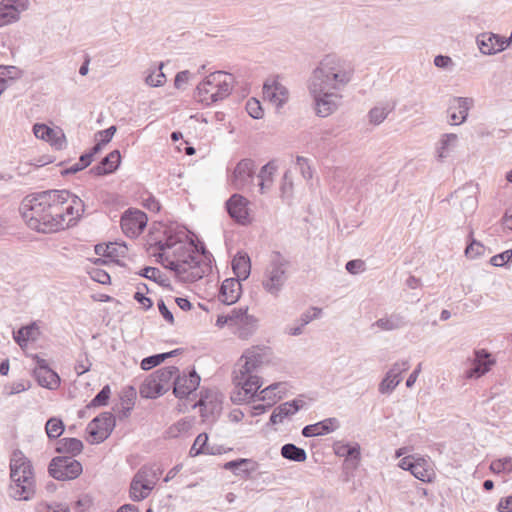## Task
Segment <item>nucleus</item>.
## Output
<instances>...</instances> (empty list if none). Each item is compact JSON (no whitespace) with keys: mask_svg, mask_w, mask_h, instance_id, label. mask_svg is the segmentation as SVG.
<instances>
[{"mask_svg":"<svg viewBox=\"0 0 512 512\" xmlns=\"http://www.w3.org/2000/svg\"><path fill=\"white\" fill-rule=\"evenodd\" d=\"M240 291L241 284L239 279H225L220 288V299L227 305L234 304L240 297Z\"/></svg>","mask_w":512,"mask_h":512,"instance_id":"obj_26","label":"nucleus"},{"mask_svg":"<svg viewBox=\"0 0 512 512\" xmlns=\"http://www.w3.org/2000/svg\"><path fill=\"white\" fill-rule=\"evenodd\" d=\"M90 275L94 281L100 284L110 283V275L105 270L96 268L91 271Z\"/></svg>","mask_w":512,"mask_h":512,"instance_id":"obj_64","label":"nucleus"},{"mask_svg":"<svg viewBox=\"0 0 512 512\" xmlns=\"http://www.w3.org/2000/svg\"><path fill=\"white\" fill-rule=\"evenodd\" d=\"M288 90L277 81L265 82L263 85V96L277 108L282 107L288 100Z\"/></svg>","mask_w":512,"mask_h":512,"instance_id":"obj_22","label":"nucleus"},{"mask_svg":"<svg viewBox=\"0 0 512 512\" xmlns=\"http://www.w3.org/2000/svg\"><path fill=\"white\" fill-rule=\"evenodd\" d=\"M281 386V383H273L263 390L260 391L258 399L261 401H267V403H272V406L276 403L278 399H281L282 396H277V390Z\"/></svg>","mask_w":512,"mask_h":512,"instance_id":"obj_43","label":"nucleus"},{"mask_svg":"<svg viewBox=\"0 0 512 512\" xmlns=\"http://www.w3.org/2000/svg\"><path fill=\"white\" fill-rule=\"evenodd\" d=\"M255 176V163L250 158L240 160L229 177L230 184L236 190L247 187Z\"/></svg>","mask_w":512,"mask_h":512,"instance_id":"obj_13","label":"nucleus"},{"mask_svg":"<svg viewBox=\"0 0 512 512\" xmlns=\"http://www.w3.org/2000/svg\"><path fill=\"white\" fill-rule=\"evenodd\" d=\"M116 130V126L112 125L107 129L98 131L95 134V139H99L102 142V144H108L112 140Z\"/></svg>","mask_w":512,"mask_h":512,"instance_id":"obj_61","label":"nucleus"},{"mask_svg":"<svg viewBox=\"0 0 512 512\" xmlns=\"http://www.w3.org/2000/svg\"><path fill=\"white\" fill-rule=\"evenodd\" d=\"M322 313V309L318 307H312L310 310L304 312L297 324L286 327L285 331L291 336H298L303 333V328L309 324L312 320L317 319Z\"/></svg>","mask_w":512,"mask_h":512,"instance_id":"obj_30","label":"nucleus"},{"mask_svg":"<svg viewBox=\"0 0 512 512\" xmlns=\"http://www.w3.org/2000/svg\"><path fill=\"white\" fill-rule=\"evenodd\" d=\"M235 318H237V315L234 308L227 315H219L216 320V326L222 328L225 325H229L233 328Z\"/></svg>","mask_w":512,"mask_h":512,"instance_id":"obj_62","label":"nucleus"},{"mask_svg":"<svg viewBox=\"0 0 512 512\" xmlns=\"http://www.w3.org/2000/svg\"><path fill=\"white\" fill-rule=\"evenodd\" d=\"M163 361H165V360H164V356L162 355V353L154 354V355L145 357L141 361L140 366L143 370L148 371V370H151L152 368L160 365Z\"/></svg>","mask_w":512,"mask_h":512,"instance_id":"obj_54","label":"nucleus"},{"mask_svg":"<svg viewBox=\"0 0 512 512\" xmlns=\"http://www.w3.org/2000/svg\"><path fill=\"white\" fill-rule=\"evenodd\" d=\"M65 430L62 419L51 417L45 424V431L50 440L59 438Z\"/></svg>","mask_w":512,"mask_h":512,"instance_id":"obj_39","label":"nucleus"},{"mask_svg":"<svg viewBox=\"0 0 512 512\" xmlns=\"http://www.w3.org/2000/svg\"><path fill=\"white\" fill-rule=\"evenodd\" d=\"M36 332L37 328L34 324L23 326L13 332V338L20 347H23L29 340L35 339Z\"/></svg>","mask_w":512,"mask_h":512,"instance_id":"obj_38","label":"nucleus"},{"mask_svg":"<svg viewBox=\"0 0 512 512\" xmlns=\"http://www.w3.org/2000/svg\"><path fill=\"white\" fill-rule=\"evenodd\" d=\"M207 448H208V435L206 433H200L196 437V439L189 451V454L192 457L198 456L200 454H206Z\"/></svg>","mask_w":512,"mask_h":512,"instance_id":"obj_46","label":"nucleus"},{"mask_svg":"<svg viewBox=\"0 0 512 512\" xmlns=\"http://www.w3.org/2000/svg\"><path fill=\"white\" fill-rule=\"evenodd\" d=\"M127 246L125 244L108 243L105 245L103 256L109 258L125 257Z\"/></svg>","mask_w":512,"mask_h":512,"instance_id":"obj_49","label":"nucleus"},{"mask_svg":"<svg viewBox=\"0 0 512 512\" xmlns=\"http://www.w3.org/2000/svg\"><path fill=\"white\" fill-rule=\"evenodd\" d=\"M410 367L408 360L399 361L393 364V366L386 373L385 377L379 384V391L382 394L391 393L401 382V374L407 371Z\"/></svg>","mask_w":512,"mask_h":512,"instance_id":"obj_19","label":"nucleus"},{"mask_svg":"<svg viewBox=\"0 0 512 512\" xmlns=\"http://www.w3.org/2000/svg\"><path fill=\"white\" fill-rule=\"evenodd\" d=\"M91 162L89 161L88 156H84L83 154L80 156L79 161L73 165H71L69 168H67L64 173L65 174H75L79 171L84 170L87 168Z\"/></svg>","mask_w":512,"mask_h":512,"instance_id":"obj_59","label":"nucleus"},{"mask_svg":"<svg viewBox=\"0 0 512 512\" xmlns=\"http://www.w3.org/2000/svg\"><path fill=\"white\" fill-rule=\"evenodd\" d=\"M121 162V154L119 150H113L106 155L100 163L93 166L89 173L94 176H104L115 172Z\"/></svg>","mask_w":512,"mask_h":512,"instance_id":"obj_24","label":"nucleus"},{"mask_svg":"<svg viewBox=\"0 0 512 512\" xmlns=\"http://www.w3.org/2000/svg\"><path fill=\"white\" fill-rule=\"evenodd\" d=\"M115 427V417L110 412H103L87 426L89 435L97 442L106 440Z\"/></svg>","mask_w":512,"mask_h":512,"instance_id":"obj_12","label":"nucleus"},{"mask_svg":"<svg viewBox=\"0 0 512 512\" xmlns=\"http://www.w3.org/2000/svg\"><path fill=\"white\" fill-rule=\"evenodd\" d=\"M296 164L299 167V170L305 179L312 178L313 173H312L311 166L309 164V160L307 158L298 156L296 159Z\"/></svg>","mask_w":512,"mask_h":512,"instance_id":"obj_60","label":"nucleus"},{"mask_svg":"<svg viewBox=\"0 0 512 512\" xmlns=\"http://www.w3.org/2000/svg\"><path fill=\"white\" fill-rule=\"evenodd\" d=\"M340 423L337 418L331 417L314 424L306 425L302 429V435L306 438L323 436L338 429Z\"/></svg>","mask_w":512,"mask_h":512,"instance_id":"obj_25","label":"nucleus"},{"mask_svg":"<svg viewBox=\"0 0 512 512\" xmlns=\"http://www.w3.org/2000/svg\"><path fill=\"white\" fill-rule=\"evenodd\" d=\"M27 7V0H2L0 2V27L16 22L20 13Z\"/></svg>","mask_w":512,"mask_h":512,"instance_id":"obj_17","label":"nucleus"},{"mask_svg":"<svg viewBox=\"0 0 512 512\" xmlns=\"http://www.w3.org/2000/svg\"><path fill=\"white\" fill-rule=\"evenodd\" d=\"M233 82L232 74L225 71H214L197 85L194 98L204 106H211L230 96Z\"/></svg>","mask_w":512,"mask_h":512,"instance_id":"obj_6","label":"nucleus"},{"mask_svg":"<svg viewBox=\"0 0 512 512\" xmlns=\"http://www.w3.org/2000/svg\"><path fill=\"white\" fill-rule=\"evenodd\" d=\"M179 373V369L175 366H167V367H163V368H160L158 370H156L155 372H153V374L155 375L157 381L162 384V386L164 388H167V390L169 389V383L171 381V379L175 376H177Z\"/></svg>","mask_w":512,"mask_h":512,"instance_id":"obj_41","label":"nucleus"},{"mask_svg":"<svg viewBox=\"0 0 512 512\" xmlns=\"http://www.w3.org/2000/svg\"><path fill=\"white\" fill-rule=\"evenodd\" d=\"M473 105V99L468 97H453L449 101L448 115L452 125H460L466 121L468 111Z\"/></svg>","mask_w":512,"mask_h":512,"instance_id":"obj_16","label":"nucleus"},{"mask_svg":"<svg viewBox=\"0 0 512 512\" xmlns=\"http://www.w3.org/2000/svg\"><path fill=\"white\" fill-rule=\"evenodd\" d=\"M9 495L15 500L29 501L35 495V479L30 460L19 450L10 461Z\"/></svg>","mask_w":512,"mask_h":512,"instance_id":"obj_5","label":"nucleus"},{"mask_svg":"<svg viewBox=\"0 0 512 512\" xmlns=\"http://www.w3.org/2000/svg\"><path fill=\"white\" fill-rule=\"evenodd\" d=\"M308 91L313 99L315 114L325 118L333 114L341 104L342 95L340 92L326 90L322 87H314L308 83Z\"/></svg>","mask_w":512,"mask_h":512,"instance_id":"obj_8","label":"nucleus"},{"mask_svg":"<svg viewBox=\"0 0 512 512\" xmlns=\"http://www.w3.org/2000/svg\"><path fill=\"white\" fill-rule=\"evenodd\" d=\"M26 224L40 233H52L75 223L84 203L68 190H47L23 198L19 207Z\"/></svg>","mask_w":512,"mask_h":512,"instance_id":"obj_1","label":"nucleus"},{"mask_svg":"<svg viewBox=\"0 0 512 512\" xmlns=\"http://www.w3.org/2000/svg\"><path fill=\"white\" fill-rule=\"evenodd\" d=\"M147 221V215L143 211L129 208L121 217V228L126 236L134 238L144 231Z\"/></svg>","mask_w":512,"mask_h":512,"instance_id":"obj_11","label":"nucleus"},{"mask_svg":"<svg viewBox=\"0 0 512 512\" xmlns=\"http://www.w3.org/2000/svg\"><path fill=\"white\" fill-rule=\"evenodd\" d=\"M16 67L0 66V81L6 86H10L15 79Z\"/></svg>","mask_w":512,"mask_h":512,"instance_id":"obj_55","label":"nucleus"},{"mask_svg":"<svg viewBox=\"0 0 512 512\" xmlns=\"http://www.w3.org/2000/svg\"><path fill=\"white\" fill-rule=\"evenodd\" d=\"M457 141H458V136L456 134H454V133L443 134L442 138L440 140L438 157L440 159L445 158L446 152H448V150L451 147H454L456 145Z\"/></svg>","mask_w":512,"mask_h":512,"instance_id":"obj_44","label":"nucleus"},{"mask_svg":"<svg viewBox=\"0 0 512 512\" xmlns=\"http://www.w3.org/2000/svg\"><path fill=\"white\" fill-rule=\"evenodd\" d=\"M111 389L109 385H105L91 400L87 407L106 406L110 399Z\"/></svg>","mask_w":512,"mask_h":512,"instance_id":"obj_51","label":"nucleus"},{"mask_svg":"<svg viewBox=\"0 0 512 512\" xmlns=\"http://www.w3.org/2000/svg\"><path fill=\"white\" fill-rule=\"evenodd\" d=\"M477 45L481 53L485 55H492L503 51V46L499 44V35L484 32L477 36Z\"/></svg>","mask_w":512,"mask_h":512,"instance_id":"obj_27","label":"nucleus"},{"mask_svg":"<svg viewBox=\"0 0 512 512\" xmlns=\"http://www.w3.org/2000/svg\"><path fill=\"white\" fill-rule=\"evenodd\" d=\"M139 276L154 281L162 286H168V278L158 268L146 266L139 273Z\"/></svg>","mask_w":512,"mask_h":512,"instance_id":"obj_40","label":"nucleus"},{"mask_svg":"<svg viewBox=\"0 0 512 512\" xmlns=\"http://www.w3.org/2000/svg\"><path fill=\"white\" fill-rule=\"evenodd\" d=\"M410 473L415 478L423 482H430L433 476V470L430 467L429 462L424 458H417V462L412 466V471Z\"/></svg>","mask_w":512,"mask_h":512,"instance_id":"obj_36","label":"nucleus"},{"mask_svg":"<svg viewBox=\"0 0 512 512\" xmlns=\"http://www.w3.org/2000/svg\"><path fill=\"white\" fill-rule=\"evenodd\" d=\"M304 405L305 402L298 398L280 404L270 415L269 423L272 425L282 423L285 418L297 413Z\"/></svg>","mask_w":512,"mask_h":512,"instance_id":"obj_23","label":"nucleus"},{"mask_svg":"<svg viewBox=\"0 0 512 512\" xmlns=\"http://www.w3.org/2000/svg\"><path fill=\"white\" fill-rule=\"evenodd\" d=\"M247 464H253V459L238 458V459L226 462L224 464L223 468L225 470H229V471L233 472L234 475L238 476V475H242L239 472V469L243 466H247Z\"/></svg>","mask_w":512,"mask_h":512,"instance_id":"obj_52","label":"nucleus"},{"mask_svg":"<svg viewBox=\"0 0 512 512\" xmlns=\"http://www.w3.org/2000/svg\"><path fill=\"white\" fill-rule=\"evenodd\" d=\"M237 318L234 320L233 332L242 340L249 339L258 328V319L247 313V308H235Z\"/></svg>","mask_w":512,"mask_h":512,"instance_id":"obj_14","label":"nucleus"},{"mask_svg":"<svg viewBox=\"0 0 512 512\" xmlns=\"http://www.w3.org/2000/svg\"><path fill=\"white\" fill-rule=\"evenodd\" d=\"M512 260V250H506L502 253L494 255L490 259V263L496 267H502Z\"/></svg>","mask_w":512,"mask_h":512,"instance_id":"obj_58","label":"nucleus"},{"mask_svg":"<svg viewBox=\"0 0 512 512\" xmlns=\"http://www.w3.org/2000/svg\"><path fill=\"white\" fill-rule=\"evenodd\" d=\"M456 198L463 199L461 201V208L465 214H471L477 207V199L473 195H465V188L455 191Z\"/></svg>","mask_w":512,"mask_h":512,"instance_id":"obj_42","label":"nucleus"},{"mask_svg":"<svg viewBox=\"0 0 512 512\" xmlns=\"http://www.w3.org/2000/svg\"><path fill=\"white\" fill-rule=\"evenodd\" d=\"M477 361L474 364V367L469 371L470 377H480L484 375L488 370L490 369V366L492 365V361L490 359L482 360L480 359V351L477 352Z\"/></svg>","mask_w":512,"mask_h":512,"instance_id":"obj_48","label":"nucleus"},{"mask_svg":"<svg viewBox=\"0 0 512 512\" xmlns=\"http://www.w3.org/2000/svg\"><path fill=\"white\" fill-rule=\"evenodd\" d=\"M34 135L51 144L56 150H62L66 147V137L62 130H54L46 124L36 123L33 126Z\"/></svg>","mask_w":512,"mask_h":512,"instance_id":"obj_20","label":"nucleus"},{"mask_svg":"<svg viewBox=\"0 0 512 512\" xmlns=\"http://www.w3.org/2000/svg\"><path fill=\"white\" fill-rule=\"evenodd\" d=\"M490 470L495 474L512 472V457L493 460L490 464Z\"/></svg>","mask_w":512,"mask_h":512,"instance_id":"obj_47","label":"nucleus"},{"mask_svg":"<svg viewBox=\"0 0 512 512\" xmlns=\"http://www.w3.org/2000/svg\"><path fill=\"white\" fill-rule=\"evenodd\" d=\"M354 66L335 54L326 55L313 70L308 81L314 87L341 92L353 79Z\"/></svg>","mask_w":512,"mask_h":512,"instance_id":"obj_3","label":"nucleus"},{"mask_svg":"<svg viewBox=\"0 0 512 512\" xmlns=\"http://www.w3.org/2000/svg\"><path fill=\"white\" fill-rule=\"evenodd\" d=\"M33 374L38 384L44 388L53 390L60 385L59 375L50 367L34 368Z\"/></svg>","mask_w":512,"mask_h":512,"instance_id":"obj_28","label":"nucleus"},{"mask_svg":"<svg viewBox=\"0 0 512 512\" xmlns=\"http://www.w3.org/2000/svg\"><path fill=\"white\" fill-rule=\"evenodd\" d=\"M248 201L240 194H233L226 201V210L229 216L237 223L245 225L248 223Z\"/></svg>","mask_w":512,"mask_h":512,"instance_id":"obj_21","label":"nucleus"},{"mask_svg":"<svg viewBox=\"0 0 512 512\" xmlns=\"http://www.w3.org/2000/svg\"><path fill=\"white\" fill-rule=\"evenodd\" d=\"M232 269L239 280H246L251 272V261L246 253H237L232 260Z\"/></svg>","mask_w":512,"mask_h":512,"instance_id":"obj_32","label":"nucleus"},{"mask_svg":"<svg viewBox=\"0 0 512 512\" xmlns=\"http://www.w3.org/2000/svg\"><path fill=\"white\" fill-rule=\"evenodd\" d=\"M200 376L193 369L188 374L178 375L173 382V393L179 399L188 397L200 384Z\"/></svg>","mask_w":512,"mask_h":512,"instance_id":"obj_15","label":"nucleus"},{"mask_svg":"<svg viewBox=\"0 0 512 512\" xmlns=\"http://www.w3.org/2000/svg\"><path fill=\"white\" fill-rule=\"evenodd\" d=\"M186 236V231L183 228L177 229L175 233H172V230L169 229L166 239L164 241H157L155 244L160 251L158 261L165 268L174 271L182 279L196 281L201 279L211 269V266L207 263V261L210 262L211 254L204 247L202 248L201 255L185 245L179 246L174 251V259H171L165 253L166 250L172 249L178 243H182Z\"/></svg>","mask_w":512,"mask_h":512,"instance_id":"obj_2","label":"nucleus"},{"mask_svg":"<svg viewBox=\"0 0 512 512\" xmlns=\"http://www.w3.org/2000/svg\"><path fill=\"white\" fill-rule=\"evenodd\" d=\"M193 407H200L201 417L204 421H214L222 410L221 395L214 390L201 391L200 399Z\"/></svg>","mask_w":512,"mask_h":512,"instance_id":"obj_10","label":"nucleus"},{"mask_svg":"<svg viewBox=\"0 0 512 512\" xmlns=\"http://www.w3.org/2000/svg\"><path fill=\"white\" fill-rule=\"evenodd\" d=\"M246 111L254 119H261L264 115L260 102L255 98H251L247 101Z\"/></svg>","mask_w":512,"mask_h":512,"instance_id":"obj_53","label":"nucleus"},{"mask_svg":"<svg viewBox=\"0 0 512 512\" xmlns=\"http://www.w3.org/2000/svg\"><path fill=\"white\" fill-rule=\"evenodd\" d=\"M167 391V388H164L162 384H160L155 375L150 374L141 384L140 386V395L143 398L147 399H156L163 395Z\"/></svg>","mask_w":512,"mask_h":512,"instance_id":"obj_29","label":"nucleus"},{"mask_svg":"<svg viewBox=\"0 0 512 512\" xmlns=\"http://www.w3.org/2000/svg\"><path fill=\"white\" fill-rule=\"evenodd\" d=\"M394 109V104H383L380 106H375L369 111V120L374 125L381 124L389 115L390 112H392Z\"/></svg>","mask_w":512,"mask_h":512,"instance_id":"obj_37","label":"nucleus"},{"mask_svg":"<svg viewBox=\"0 0 512 512\" xmlns=\"http://www.w3.org/2000/svg\"><path fill=\"white\" fill-rule=\"evenodd\" d=\"M408 320L400 313H392L388 317L378 319L373 325L385 331H392L407 326Z\"/></svg>","mask_w":512,"mask_h":512,"instance_id":"obj_33","label":"nucleus"},{"mask_svg":"<svg viewBox=\"0 0 512 512\" xmlns=\"http://www.w3.org/2000/svg\"><path fill=\"white\" fill-rule=\"evenodd\" d=\"M288 265L289 261L285 259L280 252L274 253L262 280V286L267 293L275 297L279 295L288 279Z\"/></svg>","mask_w":512,"mask_h":512,"instance_id":"obj_7","label":"nucleus"},{"mask_svg":"<svg viewBox=\"0 0 512 512\" xmlns=\"http://www.w3.org/2000/svg\"><path fill=\"white\" fill-rule=\"evenodd\" d=\"M345 268L351 274H359L365 270V262L361 259L350 260Z\"/></svg>","mask_w":512,"mask_h":512,"instance_id":"obj_63","label":"nucleus"},{"mask_svg":"<svg viewBox=\"0 0 512 512\" xmlns=\"http://www.w3.org/2000/svg\"><path fill=\"white\" fill-rule=\"evenodd\" d=\"M164 64L160 63L158 66V72L155 70L148 74L145 78V83L151 87H160L166 80L165 74L162 72Z\"/></svg>","mask_w":512,"mask_h":512,"instance_id":"obj_50","label":"nucleus"},{"mask_svg":"<svg viewBox=\"0 0 512 512\" xmlns=\"http://www.w3.org/2000/svg\"><path fill=\"white\" fill-rule=\"evenodd\" d=\"M341 450H346L344 457L347 463H351L352 468H357L360 460V446L359 444L344 445Z\"/></svg>","mask_w":512,"mask_h":512,"instance_id":"obj_45","label":"nucleus"},{"mask_svg":"<svg viewBox=\"0 0 512 512\" xmlns=\"http://www.w3.org/2000/svg\"><path fill=\"white\" fill-rule=\"evenodd\" d=\"M83 471L82 464L71 456L60 455L52 458L48 466L51 477L58 481L78 478Z\"/></svg>","mask_w":512,"mask_h":512,"instance_id":"obj_9","label":"nucleus"},{"mask_svg":"<svg viewBox=\"0 0 512 512\" xmlns=\"http://www.w3.org/2000/svg\"><path fill=\"white\" fill-rule=\"evenodd\" d=\"M485 251L484 245H482L480 242L472 239V241L467 245L465 249V254L469 258H476L480 255H482Z\"/></svg>","mask_w":512,"mask_h":512,"instance_id":"obj_56","label":"nucleus"},{"mask_svg":"<svg viewBox=\"0 0 512 512\" xmlns=\"http://www.w3.org/2000/svg\"><path fill=\"white\" fill-rule=\"evenodd\" d=\"M148 470H139L130 484V498L133 501L145 499L154 488V481L148 479Z\"/></svg>","mask_w":512,"mask_h":512,"instance_id":"obj_18","label":"nucleus"},{"mask_svg":"<svg viewBox=\"0 0 512 512\" xmlns=\"http://www.w3.org/2000/svg\"><path fill=\"white\" fill-rule=\"evenodd\" d=\"M37 512H69L70 509L66 504H39L36 507Z\"/></svg>","mask_w":512,"mask_h":512,"instance_id":"obj_57","label":"nucleus"},{"mask_svg":"<svg viewBox=\"0 0 512 512\" xmlns=\"http://www.w3.org/2000/svg\"><path fill=\"white\" fill-rule=\"evenodd\" d=\"M84 445L80 439L77 438H62L59 439L55 446V452L58 454H68L74 457L83 451Z\"/></svg>","mask_w":512,"mask_h":512,"instance_id":"obj_31","label":"nucleus"},{"mask_svg":"<svg viewBox=\"0 0 512 512\" xmlns=\"http://www.w3.org/2000/svg\"><path fill=\"white\" fill-rule=\"evenodd\" d=\"M277 166L274 161L265 164L257 175L258 186L261 194L266 193L273 184V175L276 172Z\"/></svg>","mask_w":512,"mask_h":512,"instance_id":"obj_34","label":"nucleus"},{"mask_svg":"<svg viewBox=\"0 0 512 512\" xmlns=\"http://www.w3.org/2000/svg\"><path fill=\"white\" fill-rule=\"evenodd\" d=\"M243 358H245L244 364L235 372L236 390L231 393L230 397L234 404L253 400L263 384L261 378L254 374L262 363V356L254 352H247Z\"/></svg>","mask_w":512,"mask_h":512,"instance_id":"obj_4","label":"nucleus"},{"mask_svg":"<svg viewBox=\"0 0 512 512\" xmlns=\"http://www.w3.org/2000/svg\"><path fill=\"white\" fill-rule=\"evenodd\" d=\"M280 453L283 458L293 462H304L307 459L306 451L293 443L284 444Z\"/></svg>","mask_w":512,"mask_h":512,"instance_id":"obj_35","label":"nucleus"}]
</instances>
